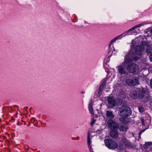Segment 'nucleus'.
Here are the masks:
<instances>
[{
  "label": "nucleus",
  "instance_id": "nucleus-1",
  "mask_svg": "<svg viewBox=\"0 0 152 152\" xmlns=\"http://www.w3.org/2000/svg\"><path fill=\"white\" fill-rule=\"evenodd\" d=\"M132 113L131 108L127 106H121L119 109V114L123 119L130 116Z\"/></svg>",
  "mask_w": 152,
  "mask_h": 152
},
{
  "label": "nucleus",
  "instance_id": "nucleus-2",
  "mask_svg": "<svg viewBox=\"0 0 152 152\" xmlns=\"http://www.w3.org/2000/svg\"><path fill=\"white\" fill-rule=\"evenodd\" d=\"M143 46L138 45L136 46L134 49V52L133 53V57L134 59L137 60L140 58L141 57L143 50L144 49Z\"/></svg>",
  "mask_w": 152,
  "mask_h": 152
},
{
  "label": "nucleus",
  "instance_id": "nucleus-3",
  "mask_svg": "<svg viewBox=\"0 0 152 152\" xmlns=\"http://www.w3.org/2000/svg\"><path fill=\"white\" fill-rule=\"evenodd\" d=\"M138 97L141 99L142 101L144 102H148L149 99V95L144 89L138 92Z\"/></svg>",
  "mask_w": 152,
  "mask_h": 152
},
{
  "label": "nucleus",
  "instance_id": "nucleus-4",
  "mask_svg": "<svg viewBox=\"0 0 152 152\" xmlns=\"http://www.w3.org/2000/svg\"><path fill=\"white\" fill-rule=\"evenodd\" d=\"M126 82L128 85L133 86L139 84V78L136 77H133L127 79Z\"/></svg>",
  "mask_w": 152,
  "mask_h": 152
},
{
  "label": "nucleus",
  "instance_id": "nucleus-5",
  "mask_svg": "<svg viewBox=\"0 0 152 152\" xmlns=\"http://www.w3.org/2000/svg\"><path fill=\"white\" fill-rule=\"evenodd\" d=\"M104 141L106 146L109 148L115 149L118 147L117 143L110 139L105 140Z\"/></svg>",
  "mask_w": 152,
  "mask_h": 152
},
{
  "label": "nucleus",
  "instance_id": "nucleus-6",
  "mask_svg": "<svg viewBox=\"0 0 152 152\" xmlns=\"http://www.w3.org/2000/svg\"><path fill=\"white\" fill-rule=\"evenodd\" d=\"M126 69L130 72L134 74H137L139 70V67L136 64H132L128 66Z\"/></svg>",
  "mask_w": 152,
  "mask_h": 152
},
{
  "label": "nucleus",
  "instance_id": "nucleus-7",
  "mask_svg": "<svg viewBox=\"0 0 152 152\" xmlns=\"http://www.w3.org/2000/svg\"><path fill=\"white\" fill-rule=\"evenodd\" d=\"M107 124L111 130H115L118 129V124L113 120H108L107 121Z\"/></svg>",
  "mask_w": 152,
  "mask_h": 152
},
{
  "label": "nucleus",
  "instance_id": "nucleus-8",
  "mask_svg": "<svg viewBox=\"0 0 152 152\" xmlns=\"http://www.w3.org/2000/svg\"><path fill=\"white\" fill-rule=\"evenodd\" d=\"M121 142L126 148H132L133 147V145L132 143L128 141L125 137H124L122 138L121 139Z\"/></svg>",
  "mask_w": 152,
  "mask_h": 152
},
{
  "label": "nucleus",
  "instance_id": "nucleus-9",
  "mask_svg": "<svg viewBox=\"0 0 152 152\" xmlns=\"http://www.w3.org/2000/svg\"><path fill=\"white\" fill-rule=\"evenodd\" d=\"M117 69L119 73L121 75L122 74L127 75L128 74L127 72L125 69L124 65L123 64L118 66Z\"/></svg>",
  "mask_w": 152,
  "mask_h": 152
},
{
  "label": "nucleus",
  "instance_id": "nucleus-10",
  "mask_svg": "<svg viewBox=\"0 0 152 152\" xmlns=\"http://www.w3.org/2000/svg\"><path fill=\"white\" fill-rule=\"evenodd\" d=\"M118 129L111 130V131L110 132V136L113 138H116L118 136L119 133L118 132Z\"/></svg>",
  "mask_w": 152,
  "mask_h": 152
},
{
  "label": "nucleus",
  "instance_id": "nucleus-11",
  "mask_svg": "<svg viewBox=\"0 0 152 152\" xmlns=\"http://www.w3.org/2000/svg\"><path fill=\"white\" fill-rule=\"evenodd\" d=\"M139 91H136L135 90H133L131 91L130 94V97L132 99H135L137 97H138V92Z\"/></svg>",
  "mask_w": 152,
  "mask_h": 152
},
{
  "label": "nucleus",
  "instance_id": "nucleus-12",
  "mask_svg": "<svg viewBox=\"0 0 152 152\" xmlns=\"http://www.w3.org/2000/svg\"><path fill=\"white\" fill-rule=\"evenodd\" d=\"M107 101L109 104L112 106H114L116 103V101L114 98L113 96L109 97L107 98Z\"/></svg>",
  "mask_w": 152,
  "mask_h": 152
},
{
  "label": "nucleus",
  "instance_id": "nucleus-13",
  "mask_svg": "<svg viewBox=\"0 0 152 152\" xmlns=\"http://www.w3.org/2000/svg\"><path fill=\"white\" fill-rule=\"evenodd\" d=\"M106 116L108 120H112L114 118V115L112 111L107 110L106 112Z\"/></svg>",
  "mask_w": 152,
  "mask_h": 152
},
{
  "label": "nucleus",
  "instance_id": "nucleus-14",
  "mask_svg": "<svg viewBox=\"0 0 152 152\" xmlns=\"http://www.w3.org/2000/svg\"><path fill=\"white\" fill-rule=\"evenodd\" d=\"M134 28L132 27L128 31L125 32L124 33L122 34L121 37L123 35V36L126 35H129L131 34L132 33V31L134 30Z\"/></svg>",
  "mask_w": 152,
  "mask_h": 152
},
{
  "label": "nucleus",
  "instance_id": "nucleus-15",
  "mask_svg": "<svg viewBox=\"0 0 152 152\" xmlns=\"http://www.w3.org/2000/svg\"><path fill=\"white\" fill-rule=\"evenodd\" d=\"M121 35H120L113 38L110 41V44L109 45V47L110 48L111 45L113 44V43L114 42H115L116 40L119 39H121Z\"/></svg>",
  "mask_w": 152,
  "mask_h": 152
},
{
  "label": "nucleus",
  "instance_id": "nucleus-16",
  "mask_svg": "<svg viewBox=\"0 0 152 152\" xmlns=\"http://www.w3.org/2000/svg\"><path fill=\"white\" fill-rule=\"evenodd\" d=\"M152 50V45H149L147 46L146 50V53L147 55H148Z\"/></svg>",
  "mask_w": 152,
  "mask_h": 152
},
{
  "label": "nucleus",
  "instance_id": "nucleus-17",
  "mask_svg": "<svg viewBox=\"0 0 152 152\" xmlns=\"http://www.w3.org/2000/svg\"><path fill=\"white\" fill-rule=\"evenodd\" d=\"M88 109L91 115H93L94 113L93 111V104H92L91 102L89 104Z\"/></svg>",
  "mask_w": 152,
  "mask_h": 152
},
{
  "label": "nucleus",
  "instance_id": "nucleus-18",
  "mask_svg": "<svg viewBox=\"0 0 152 152\" xmlns=\"http://www.w3.org/2000/svg\"><path fill=\"white\" fill-rule=\"evenodd\" d=\"M119 129L121 131L124 132L126 131L128 129V128L126 125H124L121 126Z\"/></svg>",
  "mask_w": 152,
  "mask_h": 152
},
{
  "label": "nucleus",
  "instance_id": "nucleus-19",
  "mask_svg": "<svg viewBox=\"0 0 152 152\" xmlns=\"http://www.w3.org/2000/svg\"><path fill=\"white\" fill-rule=\"evenodd\" d=\"M131 60L127 57H126L125 58L124 61L123 62V64L124 65H126V64H128L131 62Z\"/></svg>",
  "mask_w": 152,
  "mask_h": 152
},
{
  "label": "nucleus",
  "instance_id": "nucleus-20",
  "mask_svg": "<svg viewBox=\"0 0 152 152\" xmlns=\"http://www.w3.org/2000/svg\"><path fill=\"white\" fill-rule=\"evenodd\" d=\"M91 143L90 136V134H89L88 135L87 138V143L89 149L91 148Z\"/></svg>",
  "mask_w": 152,
  "mask_h": 152
},
{
  "label": "nucleus",
  "instance_id": "nucleus-21",
  "mask_svg": "<svg viewBox=\"0 0 152 152\" xmlns=\"http://www.w3.org/2000/svg\"><path fill=\"white\" fill-rule=\"evenodd\" d=\"M139 112L141 113H142L143 112L144 110V109L143 107L140 106L138 107Z\"/></svg>",
  "mask_w": 152,
  "mask_h": 152
},
{
  "label": "nucleus",
  "instance_id": "nucleus-22",
  "mask_svg": "<svg viewBox=\"0 0 152 152\" xmlns=\"http://www.w3.org/2000/svg\"><path fill=\"white\" fill-rule=\"evenodd\" d=\"M95 121V120L94 118H93L92 120V121H91V125L92 126L94 125V124Z\"/></svg>",
  "mask_w": 152,
  "mask_h": 152
},
{
  "label": "nucleus",
  "instance_id": "nucleus-23",
  "mask_svg": "<svg viewBox=\"0 0 152 152\" xmlns=\"http://www.w3.org/2000/svg\"><path fill=\"white\" fill-rule=\"evenodd\" d=\"M141 26V24H139L133 27L134 30L135 28L140 27Z\"/></svg>",
  "mask_w": 152,
  "mask_h": 152
},
{
  "label": "nucleus",
  "instance_id": "nucleus-24",
  "mask_svg": "<svg viewBox=\"0 0 152 152\" xmlns=\"http://www.w3.org/2000/svg\"><path fill=\"white\" fill-rule=\"evenodd\" d=\"M104 87V86L101 85L99 88V90L100 91H101L103 90Z\"/></svg>",
  "mask_w": 152,
  "mask_h": 152
},
{
  "label": "nucleus",
  "instance_id": "nucleus-25",
  "mask_svg": "<svg viewBox=\"0 0 152 152\" xmlns=\"http://www.w3.org/2000/svg\"><path fill=\"white\" fill-rule=\"evenodd\" d=\"M106 84V82L105 81H104L102 82L101 85L105 87Z\"/></svg>",
  "mask_w": 152,
  "mask_h": 152
},
{
  "label": "nucleus",
  "instance_id": "nucleus-26",
  "mask_svg": "<svg viewBox=\"0 0 152 152\" xmlns=\"http://www.w3.org/2000/svg\"><path fill=\"white\" fill-rule=\"evenodd\" d=\"M149 57L150 61L152 62V53L150 54Z\"/></svg>",
  "mask_w": 152,
  "mask_h": 152
},
{
  "label": "nucleus",
  "instance_id": "nucleus-27",
  "mask_svg": "<svg viewBox=\"0 0 152 152\" xmlns=\"http://www.w3.org/2000/svg\"><path fill=\"white\" fill-rule=\"evenodd\" d=\"M34 119H35V118H32L31 119V121L32 122L34 123L35 121H37V120H33Z\"/></svg>",
  "mask_w": 152,
  "mask_h": 152
},
{
  "label": "nucleus",
  "instance_id": "nucleus-28",
  "mask_svg": "<svg viewBox=\"0 0 152 152\" xmlns=\"http://www.w3.org/2000/svg\"><path fill=\"white\" fill-rule=\"evenodd\" d=\"M150 87L152 89V79L150 80Z\"/></svg>",
  "mask_w": 152,
  "mask_h": 152
},
{
  "label": "nucleus",
  "instance_id": "nucleus-29",
  "mask_svg": "<svg viewBox=\"0 0 152 152\" xmlns=\"http://www.w3.org/2000/svg\"><path fill=\"white\" fill-rule=\"evenodd\" d=\"M76 139L77 140H79V137H77Z\"/></svg>",
  "mask_w": 152,
  "mask_h": 152
},
{
  "label": "nucleus",
  "instance_id": "nucleus-30",
  "mask_svg": "<svg viewBox=\"0 0 152 152\" xmlns=\"http://www.w3.org/2000/svg\"><path fill=\"white\" fill-rule=\"evenodd\" d=\"M151 33L152 34V29L151 30Z\"/></svg>",
  "mask_w": 152,
  "mask_h": 152
},
{
  "label": "nucleus",
  "instance_id": "nucleus-31",
  "mask_svg": "<svg viewBox=\"0 0 152 152\" xmlns=\"http://www.w3.org/2000/svg\"><path fill=\"white\" fill-rule=\"evenodd\" d=\"M15 106L16 107H18V106L17 105H15Z\"/></svg>",
  "mask_w": 152,
  "mask_h": 152
},
{
  "label": "nucleus",
  "instance_id": "nucleus-32",
  "mask_svg": "<svg viewBox=\"0 0 152 152\" xmlns=\"http://www.w3.org/2000/svg\"><path fill=\"white\" fill-rule=\"evenodd\" d=\"M81 93L82 94H83L84 93V92H83V91H82L81 92Z\"/></svg>",
  "mask_w": 152,
  "mask_h": 152
},
{
  "label": "nucleus",
  "instance_id": "nucleus-33",
  "mask_svg": "<svg viewBox=\"0 0 152 152\" xmlns=\"http://www.w3.org/2000/svg\"><path fill=\"white\" fill-rule=\"evenodd\" d=\"M72 138L73 140H75V139H74V137H72Z\"/></svg>",
  "mask_w": 152,
  "mask_h": 152
},
{
  "label": "nucleus",
  "instance_id": "nucleus-34",
  "mask_svg": "<svg viewBox=\"0 0 152 152\" xmlns=\"http://www.w3.org/2000/svg\"><path fill=\"white\" fill-rule=\"evenodd\" d=\"M99 95L100 94L99 92Z\"/></svg>",
  "mask_w": 152,
  "mask_h": 152
},
{
  "label": "nucleus",
  "instance_id": "nucleus-35",
  "mask_svg": "<svg viewBox=\"0 0 152 152\" xmlns=\"http://www.w3.org/2000/svg\"><path fill=\"white\" fill-rule=\"evenodd\" d=\"M30 125V124H28V126H29Z\"/></svg>",
  "mask_w": 152,
  "mask_h": 152
}]
</instances>
